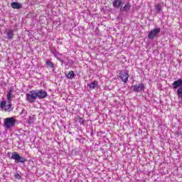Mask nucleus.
<instances>
[{
  "mask_svg": "<svg viewBox=\"0 0 182 182\" xmlns=\"http://www.w3.org/2000/svg\"><path fill=\"white\" fill-rule=\"evenodd\" d=\"M155 9H156V12H158V14H160V12H161V10L163 9L161 4L155 5Z\"/></svg>",
  "mask_w": 182,
  "mask_h": 182,
  "instance_id": "nucleus-18",
  "label": "nucleus"
},
{
  "mask_svg": "<svg viewBox=\"0 0 182 182\" xmlns=\"http://www.w3.org/2000/svg\"><path fill=\"white\" fill-rule=\"evenodd\" d=\"M36 91L33 90L26 94V100L28 103H35L36 102Z\"/></svg>",
  "mask_w": 182,
  "mask_h": 182,
  "instance_id": "nucleus-2",
  "label": "nucleus"
},
{
  "mask_svg": "<svg viewBox=\"0 0 182 182\" xmlns=\"http://www.w3.org/2000/svg\"><path fill=\"white\" fill-rule=\"evenodd\" d=\"M78 122L80 123V124H83V123H85V121L83 120V119L82 117H78Z\"/></svg>",
  "mask_w": 182,
  "mask_h": 182,
  "instance_id": "nucleus-22",
  "label": "nucleus"
},
{
  "mask_svg": "<svg viewBox=\"0 0 182 182\" xmlns=\"http://www.w3.org/2000/svg\"><path fill=\"white\" fill-rule=\"evenodd\" d=\"M134 92H135V93H139L140 92H141V90H144V85L141 83L139 85H132V86Z\"/></svg>",
  "mask_w": 182,
  "mask_h": 182,
  "instance_id": "nucleus-8",
  "label": "nucleus"
},
{
  "mask_svg": "<svg viewBox=\"0 0 182 182\" xmlns=\"http://www.w3.org/2000/svg\"><path fill=\"white\" fill-rule=\"evenodd\" d=\"M10 159H11L12 160H15V163H17V164L25 163L26 161H28L26 159L19 156V154H18L16 152H13L11 154V156H10Z\"/></svg>",
  "mask_w": 182,
  "mask_h": 182,
  "instance_id": "nucleus-3",
  "label": "nucleus"
},
{
  "mask_svg": "<svg viewBox=\"0 0 182 182\" xmlns=\"http://www.w3.org/2000/svg\"><path fill=\"white\" fill-rule=\"evenodd\" d=\"M119 76L124 83H127V80H129V72H127V70H124L121 71Z\"/></svg>",
  "mask_w": 182,
  "mask_h": 182,
  "instance_id": "nucleus-7",
  "label": "nucleus"
},
{
  "mask_svg": "<svg viewBox=\"0 0 182 182\" xmlns=\"http://www.w3.org/2000/svg\"><path fill=\"white\" fill-rule=\"evenodd\" d=\"M11 6L13 8V9H21L22 8V5L18 2L11 3Z\"/></svg>",
  "mask_w": 182,
  "mask_h": 182,
  "instance_id": "nucleus-12",
  "label": "nucleus"
},
{
  "mask_svg": "<svg viewBox=\"0 0 182 182\" xmlns=\"http://www.w3.org/2000/svg\"><path fill=\"white\" fill-rule=\"evenodd\" d=\"M14 177H15V178H17L18 180H20V178H21V174H19V173H16L14 175Z\"/></svg>",
  "mask_w": 182,
  "mask_h": 182,
  "instance_id": "nucleus-23",
  "label": "nucleus"
},
{
  "mask_svg": "<svg viewBox=\"0 0 182 182\" xmlns=\"http://www.w3.org/2000/svg\"><path fill=\"white\" fill-rule=\"evenodd\" d=\"M160 31H161L160 28H155L151 31H149L148 34V39H151V40L154 39L156 36H157V35L160 33Z\"/></svg>",
  "mask_w": 182,
  "mask_h": 182,
  "instance_id": "nucleus-4",
  "label": "nucleus"
},
{
  "mask_svg": "<svg viewBox=\"0 0 182 182\" xmlns=\"http://www.w3.org/2000/svg\"><path fill=\"white\" fill-rule=\"evenodd\" d=\"M16 124V120L14 117H8L4 119V126L5 129H6L7 130H9V129H12L15 127Z\"/></svg>",
  "mask_w": 182,
  "mask_h": 182,
  "instance_id": "nucleus-1",
  "label": "nucleus"
},
{
  "mask_svg": "<svg viewBox=\"0 0 182 182\" xmlns=\"http://www.w3.org/2000/svg\"><path fill=\"white\" fill-rule=\"evenodd\" d=\"M65 76H67L68 79L72 80V79L75 77V73L73 71H70L68 74H65Z\"/></svg>",
  "mask_w": 182,
  "mask_h": 182,
  "instance_id": "nucleus-15",
  "label": "nucleus"
},
{
  "mask_svg": "<svg viewBox=\"0 0 182 182\" xmlns=\"http://www.w3.org/2000/svg\"><path fill=\"white\" fill-rule=\"evenodd\" d=\"M122 4H123V1L122 0H114L112 2V6L114 8L119 9L122 6Z\"/></svg>",
  "mask_w": 182,
  "mask_h": 182,
  "instance_id": "nucleus-11",
  "label": "nucleus"
},
{
  "mask_svg": "<svg viewBox=\"0 0 182 182\" xmlns=\"http://www.w3.org/2000/svg\"><path fill=\"white\" fill-rule=\"evenodd\" d=\"M24 113H26V110L22 109V111L21 112L20 114L22 115V114H23Z\"/></svg>",
  "mask_w": 182,
  "mask_h": 182,
  "instance_id": "nucleus-24",
  "label": "nucleus"
},
{
  "mask_svg": "<svg viewBox=\"0 0 182 182\" xmlns=\"http://www.w3.org/2000/svg\"><path fill=\"white\" fill-rule=\"evenodd\" d=\"M88 86L90 89H96V87H97V81L91 82Z\"/></svg>",
  "mask_w": 182,
  "mask_h": 182,
  "instance_id": "nucleus-16",
  "label": "nucleus"
},
{
  "mask_svg": "<svg viewBox=\"0 0 182 182\" xmlns=\"http://www.w3.org/2000/svg\"><path fill=\"white\" fill-rule=\"evenodd\" d=\"M9 105H6V102L2 101L0 104V107L4 112H12V104L11 102H8Z\"/></svg>",
  "mask_w": 182,
  "mask_h": 182,
  "instance_id": "nucleus-5",
  "label": "nucleus"
},
{
  "mask_svg": "<svg viewBox=\"0 0 182 182\" xmlns=\"http://www.w3.org/2000/svg\"><path fill=\"white\" fill-rule=\"evenodd\" d=\"M50 50L51 53L55 56V58H59V53L56 50L55 48H50Z\"/></svg>",
  "mask_w": 182,
  "mask_h": 182,
  "instance_id": "nucleus-14",
  "label": "nucleus"
},
{
  "mask_svg": "<svg viewBox=\"0 0 182 182\" xmlns=\"http://www.w3.org/2000/svg\"><path fill=\"white\" fill-rule=\"evenodd\" d=\"M36 94L38 99H45L46 97H48V92L43 90H36Z\"/></svg>",
  "mask_w": 182,
  "mask_h": 182,
  "instance_id": "nucleus-6",
  "label": "nucleus"
},
{
  "mask_svg": "<svg viewBox=\"0 0 182 182\" xmlns=\"http://www.w3.org/2000/svg\"><path fill=\"white\" fill-rule=\"evenodd\" d=\"M7 38L11 41L12 39H14V30H9L7 33Z\"/></svg>",
  "mask_w": 182,
  "mask_h": 182,
  "instance_id": "nucleus-13",
  "label": "nucleus"
},
{
  "mask_svg": "<svg viewBox=\"0 0 182 182\" xmlns=\"http://www.w3.org/2000/svg\"><path fill=\"white\" fill-rule=\"evenodd\" d=\"M130 9H132V5H130L129 3H127L125 4L124 7H121L119 11L121 12H127L128 11H130Z\"/></svg>",
  "mask_w": 182,
  "mask_h": 182,
  "instance_id": "nucleus-10",
  "label": "nucleus"
},
{
  "mask_svg": "<svg viewBox=\"0 0 182 182\" xmlns=\"http://www.w3.org/2000/svg\"><path fill=\"white\" fill-rule=\"evenodd\" d=\"M29 124H33L35 123V115H31L28 119Z\"/></svg>",
  "mask_w": 182,
  "mask_h": 182,
  "instance_id": "nucleus-20",
  "label": "nucleus"
},
{
  "mask_svg": "<svg viewBox=\"0 0 182 182\" xmlns=\"http://www.w3.org/2000/svg\"><path fill=\"white\" fill-rule=\"evenodd\" d=\"M176 93L179 99H182V87L178 88Z\"/></svg>",
  "mask_w": 182,
  "mask_h": 182,
  "instance_id": "nucleus-19",
  "label": "nucleus"
},
{
  "mask_svg": "<svg viewBox=\"0 0 182 182\" xmlns=\"http://www.w3.org/2000/svg\"><path fill=\"white\" fill-rule=\"evenodd\" d=\"M173 89H178L179 87H182V79H178L176 81H174L172 83Z\"/></svg>",
  "mask_w": 182,
  "mask_h": 182,
  "instance_id": "nucleus-9",
  "label": "nucleus"
},
{
  "mask_svg": "<svg viewBox=\"0 0 182 182\" xmlns=\"http://www.w3.org/2000/svg\"><path fill=\"white\" fill-rule=\"evenodd\" d=\"M12 99V90H10L9 92L7 94V100L8 103H11Z\"/></svg>",
  "mask_w": 182,
  "mask_h": 182,
  "instance_id": "nucleus-17",
  "label": "nucleus"
},
{
  "mask_svg": "<svg viewBox=\"0 0 182 182\" xmlns=\"http://www.w3.org/2000/svg\"><path fill=\"white\" fill-rule=\"evenodd\" d=\"M46 65H47V66H49V68H54L53 63H52V61H49V60L46 61Z\"/></svg>",
  "mask_w": 182,
  "mask_h": 182,
  "instance_id": "nucleus-21",
  "label": "nucleus"
}]
</instances>
